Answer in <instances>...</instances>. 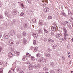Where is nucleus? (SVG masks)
<instances>
[{
    "instance_id": "50",
    "label": "nucleus",
    "mask_w": 73,
    "mask_h": 73,
    "mask_svg": "<svg viewBox=\"0 0 73 73\" xmlns=\"http://www.w3.org/2000/svg\"><path fill=\"white\" fill-rule=\"evenodd\" d=\"M51 73H55L54 71L53 70L51 71L50 72Z\"/></svg>"
},
{
    "instance_id": "27",
    "label": "nucleus",
    "mask_w": 73,
    "mask_h": 73,
    "mask_svg": "<svg viewBox=\"0 0 73 73\" xmlns=\"http://www.w3.org/2000/svg\"><path fill=\"white\" fill-rule=\"evenodd\" d=\"M21 70V68L20 67H17L16 69V70L18 72Z\"/></svg>"
},
{
    "instance_id": "42",
    "label": "nucleus",
    "mask_w": 73,
    "mask_h": 73,
    "mask_svg": "<svg viewBox=\"0 0 73 73\" xmlns=\"http://www.w3.org/2000/svg\"><path fill=\"white\" fill-rule=\"evenodd\" d=\"M31 1H32V0H27V1L29 4H30V3H31Z\"/></svg>"
},
{
    "instance_id": "34",
    "label": "nucleus",
    "mask_w": 73,
    "mask_h": 73,
    "mask_svg": "<svg viewBox=\"0 0 73 73\" xmlns=\"http://www.w3.org/2000/svg\"><path fill=\"white\" fill-rule=\"evenodd\" d=\"M26 56L27 57H30V56H31V54H29V53H27L26 54Z\"/></svg>"
},
{
    "instance_id": "30",
    "label": "nucleus",
    "mask_w": 73,
    "mask_h": 73,
    "mask_svg": "<svg viewBox=\"0 0 73 73\" xmlns=\"http://www.w3.org/2000/svg\"><path fill=\"white\" fill-rule=\"evenodd\" d=\"M3 68H0V73H3Z\"/></svg>"
},
{
    "instance_id": "19",
    "label": "nucleus",
    "mask_w": 73,
    "mask_h": 73,
    "mask_svg": "<svg viewBox=\"0 0 73 73\" xmlns=\"http://www.w3.org/2000/svg\"><path fill=\"white\" fill-rule=\"evenodd\" d=\"M48 41L49 42H54V41L53 40H52L50 39H48Z\"/></svg>"
},
{
    "instance_id": "53",
    "label": "nucleus",
    "mask_w": 73,
    "mask_h": 73,
    "mask_svg": "<svg viewBox=\"0 0 73 73\" xmlns=\"http://www.w3.org/2000/svg\"><path fill=\"white\" fill-rule=\"evenodd\" d=\"M3 18V15H0V19H2Z\"/></svg>"
},
{
    "instance_id": "11",
    "label": "nucleus",
    "mask_w": 73,
    "mask_h": 73,
    "mask_svg": "<svg viewBox=\"0 0 73 73\" xmlns=\"http://www.w3.org/2000/svg\"><path fill=\"white\" fill-rule=\"evenodd\" d=\"M56 46L57 45L55 44H54L52 45V46L53 49H55V48H56Z\"/></svg>"
},
{
    "instance_id": "48",
    "label": "nucleus",
    "mask_w": 73,
    "mask_h": 73,
    "mask_svg": "<svg viewBox=\"0 0 73 73\" xmlns=\"http://www.w3.org/2000/svg\"><path fill=\"white\" fill-rule=\"evenodd\" d=\"M64 38L65 40H66V35H64Z\"/></svg>"
},
{
    "instance_id": "32",
    "label": "nucleus",
    "mask_w": 73,
    "mask_h": 73,
    "mask_svg": "<svg viewBox=\"0 0 73 73\" xmlns=\"http://www.w3.org/2000/svg\"><path fill=\"white\" fill-rule=\"evenodd\" d=\"M34 50L35 52H37V51L38 50V48H37V47L35 48H34Z\"/></svg>"
},
{
    "instance_id": "47",
    "label": "nucleus",
    "mask_w": 73,
    "mask_h": 73,
    "mask_svg": "<svg viewBox=\"0 0 73 73\" xmlns=\"http://www.w3.org/2000/svg\"><path fill=\"white\" fill-rule=\"evenodd\" d=\"M34 68L35 69H36L37 68V65H35L34 66Z\"/></svg>"
},
{
    "instance_id": "2",
    "label": "nucleus",
    "mask_w": 73,
    "mask_h": 73,
    "mask_svg": "<svg viewBox=\"0 0 73 73\" xmlns=\"http://www.w3.org/2000/svg\"><path fill=\"white\" fill-rule=\"evenodd\" d=\"M9 34L8 33H5L4 35V37L5 38H7V39L9 38Z\"/></svg>"
},
{
    "instance_id": "44",
    "label": "nucleus",
    "mask_w": 73,
    "mask_h": 73,
    "mask_svg": "<svg viewBox=\"0 0 73 73\" xmlns=\"http://www.w3.org/2000/svg\"><path fill=\"white\" fill-rule=\"evenodd\" d=\"M48 52H50L51 51V49L50 48H48Z\"/></svg>"
},
{
    "instance_id": "31",
    "label": "nucleus",
    "mask_w": 73,
    "mask_h": 73,
    "mask_svg": "<svg viewBox=\"0 0 73 73\" xmlns=\"http://www.w3.org/2000/svg\"><path fill=\"white\" fill-rule=\"evenodd\" d=\"M36 20H37L36 19H33L32 20V21L34 23H36Z\"/></svg>"
},
{
    "instance_id": "1",
    "label": "nucleus",
    "mask_w": 73,
    "mask_h": 73,
    "mask_svg": "<svg viewBox=\"0 0 73 73\" xmlns=\"http://www.w3.org/2000/svg\"><path fill=\"white\" fill-rule=\"evenodd\" d=\"M8 44L10 46H12L13 45V40H10L8 41Z\"/></svg>"
},
{
    "instance_id": "35",
    "label": "nucleus",
    "mask_w": 73,
    "mask_h": 73,
    "mask_svg": "<svg viewBox=\"0 0 73 73\" xmlns=\"http://www.w3.org/2000/svg\"><path fill=\"white\" fill-rule=\"evenodd\" d=\"M52 19V17L51 16H49L48 17V20Z\"/></svg>"
},
{
    "instance_id": "22",
    "label": "nucleus",
    "mask_w": 73,
    "mask_h": 73,
    "mask_svg": "<svg viewBox=\"0 0 73 73\" xmlns=\"http://www.w3.org/2000/svg\"><path fill=\"white\" fill-rule=\"evenodd\" d=\"M23 42L24 44H26V42H27V40L25 39V38H23Z\"/></svg>"
},
{
    "instance_id": "38",
    "label": "nucleus",
    "mask_w": 73,
    "mask_h": 73,
    "mask_svg": "<svg viewBox=\"0 0 73 73\" xmlns=\"http://www.w3.org/2000/svg\"><path fill=\"white\" fill-rule=\"evenodd\" d=\"M23 15H24V13L22 12L20 16H23Z\"/></svg>"
},
{
    "instance_id": "3",
    "label": "nucleus",
    "mask_w": 73,
    "mask_h": 73,
    "mask_svg": "<svg viewBox=\"0 0 73 73\" xmlns=\"http://www.w3.org/2000/svg\"><path fill=\"white\" fill-rule=\"evenodd\" d=\"M10 34L11 36H14L15 34V31L13 30H11L10 32Z\"/></svg>"
},
{
    "instance_id": "14",
    "label": "nucleus",
    "mask_w": 73,
    "mask_h": 73,
    "mask_svg": "<svg viewBox=\"0 0 73 73\" xmlns=\"http://www.w3.org/2000/svg\"><path fill=\"white\" fill-rule=\"evenodd\" d=\"M45 56L47 57H50V54L48 53H46L45 54Z\"/></svg>"
},
{
    "instance_id": "26",
    "label": "nucleus",
    "mask_w": 73,
    "mask_h": 73,
    "mask_svg": "<svg viewBox=\"0 0 73 73\" xmlns=\"http://www.w3.org/2000/svg\"><path fill=\"white\" fill-rule=\"evenodd\" d=\"M61 14H62V15L63 16H65L66 15H65V13L62 11L61 12Z\"/></svg>"
},
{
    "instance_id": "16",
    "label": "nucleus",
    "mask_w": 73,
    "mask_h": 73,
    "mask_svg": "<svg viewBox=\"0 0 73 73\" xmlns=\"http://www.w3.org/2000/svg\"><path fill=\"white\" fill-rule=\"evenodd\" d=\"M27 59V57L24 56V57H23V58L22 59L23 60V61H25Z\"/></svg>"
},
{
    "instance_id": "6",
    "label": "nucleus",
    "mask_w": 73,
    "mask_h": 73,
    "mask_svg": "<svg viewBox=\"0 0 73 73\" xmlns=\"http://www.w3.org/2000/svg\"><path fill=\"white\" fill-rule=\"evenodd\" d=\"M49 11V9L48 7H46L44 9V11L45 12H48Z\"/></svg>"
},
{
    "instance_id": "55",
    "label": "nucleus",
    "mask_w": 73,
    "mask_h": 73,
    "mask_svg": "<svg viewBox=\"0 0 73 73\" xmlns=\"http://www.w3.org/2000/svg\"><path fill=\"white\" fill-rule=\"evenodd\" d=\"M42 31H41V29H40L39 31H38V32L40 33V32H42Z\"/></svg>"
},
{
    "instance_id": "28",
    "label": "nucleus",
    "mask_w": 73,
    "mask_h": 73,
    "mask_svg": "<svg viewBox=\"0 0 73 73\" xmlns=\"http://www.w3.org/2000/svg\"><path fill=\"white\" fill-rule=\"evenodd\" d=\"M36 40L35 39H34L33 40V44H34V45H35V44H36Z\"/></svg>"
},
{
    "instance_id": "21",
    "label": "nucleus",
    "mask_w": 73,
    "mask_h": 73,
    "mask_svg": "<svg viewBox=\"0 0 73 73\" xmlns=\"http://www.w3.org/2000/svg\"><path fill=\"white\" fill-rule=\"evenodd\" d=\"M27 34H26V33L25 31L23 32L22 33V35L23 36H25Z\"/></svg>"
},
{
    "instance_id": "25",
    "label": "nucleus",
    "mask_w": 73,
    "mask_h": 73,
    "mask_svg": "<svg viewBox=\"0 0 73 73\" xmlns=\"http://www.w3.org/2000/svg\"><path fill=\"white\" fill-rule=\"evenodd\" d=\"M38 62H42V58L38 59Z\"/></svg>"
},
{
    "instance_id": "7",
    "label": "nucleus",
    "mask_w": 73,
    "mask_h": 73,
    "mask_svg": "<svg viewBox=\"0 0 73 73\" xmlns=\"http://www.w3.org/2000/svg\"><path fill=\"white\" fill-rule=\"evenodd\" d=\"M12 13L14 15H16L17 14V11L16 10H13L12 11Z\"/></svg>"
},
{
    "instance_id": "33",
    "label": "nucleus",
    "mask_w": 73,
    "mask_h": 73,
    "mask_svg": "<svg viewBox=\"0 0 73 73\" xmlns=\"http://www.w3.org/2000/svg\"><path fill=\"white\" fill-rule=\"evenodd\" d=\"M17 21V20L15 19H14L13 20V23H14V24H16Z\"/></svg>"
},
{
    "instance_id": "17",
    "label": "nucleus",
    "mask_w": 73,
    "mask_h": 73,
    "mask_svg": "<svg viewBox=\"0 0 73 73\" xmlns=\"http://www.w3.org/2000/svg\"><path fill=\"white\" fill-rule=\"evenodd\" d=\"M24 28H27L28 26L27 25V23H25L23 25Z\"/></svg>"
},
{
    "instance_id": "18",
    "label": "nucleus",
    "mask_w": 73,
    "mask_h": 73,
    "mask_svg": "<svg viewBox=\"0 0 73 73\" xmlns=\"http://www.w3.org/2000/svg\"><path fill=\"white\" fill-rule=\"evenodd\" d=\"M42 62H46V59L44 58H42Z\"/></svg>"
},
{
    "instance_id": "13",
    "label": "nucleus",
    "mask_w": 73,
    "mask_h": 73,
    "mask_svg": "<svg viewBox=\"0 0 73 73\" xmlns=\"http://www.w3.org/2000/svg\"><path fill=\"white\" fill-rule=\"evenodd\" d=\"M51 29L52 31H54V32H55L56 31L57 29L56 27H52L51 28Z\"/></svg>"
},
{
    "instance_id": "57",
    "label": "nucleus",
    "mask_w": 73,
    "mask_h": 73,
    "mask_svg": "<svg viewBox=\"0 0 73 73\" xmlns=\"http://www.w3.org/2000/svg\"><path fill=\"white\" fill-rule=\"evenodd\" d=\"M40 25H42L43 24V23L42 22H40Z\"/></svg>"
},
{
    "instance_id": "43",
    "label": "nucleus",
    "mask_w": 73,
    "mask_h": 73,
    "mask_svg": "<svg viewBox=\"0 0 73 73\" xmlns=\"http://www.w3.org/2000/svg\"><path fill=\"white\" fill-rule=\"evenodd\" d=\"M68 15H70V10H68Z\"/></svg>"
},
{
    "instance_id": "54",
    "label": "nucleus",
    "mask_w": 73,
    "mask_h": 73,
    "mask_svg": "<svg viewBox=\"0 0 73 73\" xmlns=\"http://www.w3.org/2000/svg\"><path fill=\"white\" fill-rule=\"evenodd\" d=\"M19 73H24V72L23 71H20L19 72Z\"/></svg>"
},
{
    "instance_id": "5",
    "label": "nucleus",
    "mask_w": 73,
    "mask_h": 73,
    "mask_svg": "<svg viewBox=\"0 0 73 73\" xmlns=\"http://www.w3.org/2000/svg\"><path fill=\"white\" fill-rule=\"evenodd\" d=\"M33 68V65L31 64H30L29 66V70H32Z\"/></svg>"
},
{
    "instance_id": "10",
    "label": "nucleus",
    "mask_w": 73,
    "mask_h": 73,
    "mask_svg": "<svg viewBox=\"0 0 73 73\" xmlns=\"http://www.w3.org/2000/svg\"><path fill=\"white\" fill-rule=\"evenodd\" d=\"M64 34L65 35H66L67 34H66V32H67V31L66 30V29L64 28Z\"/></svg>"
},
{
    "instance_id": "58",
    "label": "nucleus",
    "mask_w": 73,
    "mask_h": 73,
    "mask_svg": "<svg viewBox=\"0 0 73 73\" xmlns=\"http://www.w3.org/2000/svg\"><path fill=\"white\" fill-rule=\"evenodd\" d=\"M21 5L23 7H24V4H23V3L21 4Z\"/></svg>"
},
{
    "instance_id": "52",
    "label": "nucleus",
    "mask_w": 73,
    "mask_h": 73,
    "mask_svg": "<svg viewBox=\"0 0 73 73\" xmlns=\"http://www.w3.org/2000/svg\"><path fill=\"white\" fill-rule=\"evenodd\" d=\"M37 67H38L39 68H40L41 67V66L40 64H38L37 66Z\"/></svg>"
},
{
    "instance_id": "36",
    "label": "nucleus",
    "mask_w": 73,
    "mask_h": 73,
    "mask_svg": "<svg viewBox=\"0 0 73 73\" xmlns=\"http://www.w3.org/2000/svg\"><path fill=\"white\" fill-rule=\"evenodd\" d=\"M44 31V32H45V33H48V31H47V30H46V29L45 28H44L43 29Z\"/></svg>"
},
{
    "instance_id": "51",
    "label": "nucleus",
    "mask_w": 73,
    "mask_h": 73,
    "mask_svg": "<svg viewBox=\"0 0 73 73\" xmlns=\"http://www.w3.org/2000/svg\"><path fill=\"white\" fill-rule=\"evenodd\" d=\"M16 24H19V21H17Z\"/></svg>"
},
{
    "instance_id": "61",
    "label": "nucleus",
    "mask_w": 73,
    "mask_h": 73,
    "mask_svg": "<svg viewBox=\"0 0 73 73\" xmlns=\"http://www.w3.org/2000/svg\"><path fill=\"white\" fill-rule=\"evenodd\" d=\"M60 73H62V70H60Z\"/></svg>"
},
{
    "instance_id": "40",
    "label": "nucleus",
    "mask_w": 73,
    "mask_h": 73,
    "mask_svg": "<svg viewBox=\"0 0 73 73\" xmlns=\"http://www.w3.org/2000/svg\"><path fill=\"white\" fill-rule=\"evenodd\" d=\"M7 16L9 17V18H11V17H12V16L10 14H8L7 15Z\"/></svg>"
},
{
    "instance_id": "62",
    "label": "nucleus",
    "mask_w": 73,
    "mask_h": 73,
    "mask_svg": "<svg viewBox=\"0 0 73 73\" xmlns=\"http://www.w3.org/2000/svg\"><path fill=\"white\" fill-rule=\"evenodd\" d=\"M1 34L0 33V38H1Z\"/></svg>"
},
{
    "instance_id": "41",
    "label": "nucleus",
    "mask_w": 73,
    "mask_h": 73,
    "mask_svg": "<svg viewBox=\"0 0 73 73\" xmlns=\"http://www.w3.org/2000/svg\"><path fill=\"white\" fill-rule=\"evenodd\" d=\"M60 41L62 42V41H64V39L62 38H60Z\"/></svg>"
},
{
    "instance_id": "37",
    "label": "nucleus",
    "mask_w": 73,
    "mask_h": 73,
    "mask_svg": "<svg viewBox=\"0 0 73 73\" xmlns=\"http://www.w3.org/2000/svg\"><path fill=\"white\" fill-rule=\"evenodd\" d=\"M5 16H8V11L5 12Z\"/></svg>"
},
{
    "instance_id": "8",
    "label": "nucleus",
    "mask_w": 73,
    "mask_h": 73,
    "mask_svg": "<svg viewBox=\"0 0 73 73\" xmlns=\"http://www.w3.org/2000/svg\"><path fill=\"white\" fill-rule=\"evenodd\" d=\"M33 37H34V38H37V37L38 35H37V33H33Z\"/></svg>"
},
{
    "instance_id": "60",
    "label": "nucleus",
    "mask_w": 73,
    "mask_h": 73,
    "mask_svg": "<svg viewBox=\"0 0 73 73\" xmlns=\"http://www.w3.org/2000/svg\"><path fill=\"white\" fill-rule=\"evenodd\" d=\"M8 73H12V72H11V71H9Z\"/></svg>"
},
{
    "instance_id": "20",
    "label": "nucleus",
    "mask_w": 73,
    "mask_h": 73,
    "mask_svg": "<svg viewBox=\"0 0 73 73\" xmlns=\"http://www.w3.org/2000/svg\"><path fill=\"white\" fill-rule=\"evenodd\" d=\"M55 65V64L54 63L52 62L51 63V64H50V66H52L53 67H54Z\"/></svg>"
},
{
    "instance_id": "4",
    "label": "nucleus",
    "mask_w": 73,
    "mask_h": 73,
    "mask_svg": "<svg viewBox=\"0 0 73 73\" xmlns=\"http://www.w3.org/2000/svg\"><path fill=\"white\" fill-rule=\"evenodd\" d=\"M27 12L28 14H29V15H31L32 13H33V12H32V11L31 10H28L27 11Z\"/></svg>"
},
{
    "instance_id": "64",
    "label": "nucleus",
    "mask_w": 73,
    "mask_h": 73,
    "mask_svg": "<svg viewBox=\"0 0 73 73\" xmlns=\"http://www.w3.org/2000/svg\"><path fill=\"white\" fill-rule=\"evenodd\" d=\"M72 41V42H73V38L71 40Z\"/></svg>"
},
{
    "instance_id": "56",
    "label": "nucleus",
    "mask_w": 73,
    "mask_h": 73,
    "mask_svg": "<svg viewBox=\"0 0 73 73\" xmlns=\"http://www.w3.org/2000/svg\"><path fill=\"white\" fill-rule=\"evenodd\" d=\"M21 37V35H20L19 36H18V38H20Z\"/></svg>"
},
{
    "instance_id": "63",
    "label": "nucleus",
    "mask_w": 73,
    "mask_h": 73,
    "mask_svg": "<svg viewBox=\"0 0 73 73\" xmlns=\"http://www.w3.org/2000/svg\"><path fill=\"white\" fill-rule=\"evenodd\" d=\"M39 73H44V72H40Z\"/></svg>"
},
{
    "instance_id": "23",
    "label": "nucleus",
    "mask_w": 73,
    "mask_h": 73,
    "mask_svg": "<svg viewBox=\"0 0 73 73\" xmlns=\"http://www.w3.org/2000/svg\"><path fill=\"white\" fill-rule=\"evenodd\" d=\"M31 59H32V60H33V61H35V60H36V58L34 57L31 56Z\"/></svg>"
},
{
    "instance_id": "49",
    "label": "nucleus",
    "mask_w": 73,
    "mask_h": 73,
    "mask_svg": "<svg viewBox=\"0 0 73 73\" xmlns=\"http://www.w3.org/2000/svg\"><path fill=\"white\" fill-rule=\"evenodd\" d=\"M2 49H3V48H2V47L0 46V52H1Z\"/></svg>"
},
{
    "instance_id": "9",
    "label": "nucleus",
    "mask_w": 73,
    "mask_h": 73,
    "mask_svg": "<svg viewBox=\"0 0 73 73\" xmlns=\"http://www.w3.org/2000/svg\"><path fill=\"white\" fill-rule=\"evenodd\" d=\"M8 56L9 57L11 58L12 57V56H13V54L12 53L9 52L8 54Z\"/></svg>"
},
{
    "instance_id": "45",
    "label": "nucleus",
    "mask_w": 73,
    "mask_h": 73,
    "mask_svg": "<svg viewBox=\"0 0 73 73\" xmlns=\"http://www.w3.org/2000/svg\"><path fill=\"white\" fill-rule=\"evenodd\" d=\"M3 61L0 60V65H3Z\"/></svg>"
},
{
    "instance_id": "12",
    "label": "nucleus",
    "mask_w": 73,
    "mask_h": 73,
    "mask_svg": "<svg viewBox=\"0 0 73 73\" xmlns=\"http://www.w3.org/2000/svg\"><path fill=\"white\" fill-rule=\"evenodd\" d=\"M55 36L56 38H59L61 36V35L58 34H56L55 35Z\"/></svg>"
},
{
    "instance_id": "46",
    "label": "nucleus",
    "mask_w": 73,
    "mask_h": 73,
    "mask_svg": "<svg viewBox=\"0 0 73 73\" xmlns=\"http://www.w3.org/2000/svg\"><path fill=\"white\" fill-rule=\"evenodd\" d=\"M15 51V49L14 48H13L11 49V51L12 52H13V51Z\"/></svg>"
},
{
    "instance_id": "24",
    "label": "nucleus",
    "mask_w": 73,
    "mask_h": 73,
    "mask_svg": "<svg viewBox=\"0 0 73 73\" xmlns=\"http://www.w3.org/2000/svg\"><path fill=\"white\" fill-rule=\"evenodd\" d=\"M36 56L37 57H39L41 56V54L40 53H38L36 55Z\"/></svg>"
},
{
    "instance_id": "59",
    "label": "nucleus",
    "mask_w": 73,
    "mask_h": 73,
    "mask_svg": "<svg viewBox=\"0 0 73 73\" xmlns=\"http://www.w3.org/2000/svg\"><path fill=\"white\" fill-rule=\"evenodd\" d=\"M4 64H5V66H6V65H7V63L6 62L4 63Z\"/></svg>"
},
{
    "instance_id": "15",
    "label": "nucleus",
    "mask_w": 73,
    "mask_h": 73,
    "mask_svg": "<svg viewBox=\"0 0 73 73\" xmlns=\"http://www.w3.org/2000/svg\"><path fill=\"white\" fill-rule=\"evenodd\" d=\"M15 54H16L17 55H19L20 54V52L18 51H14Z\"/></svg>"
},
{
    "instance_id": "29",
    "label": "nucleus",
    "mask_w": 73,
    "mask_h": 73,
    "mask_svg": "<svg viewBox=\"0 0 73 73\" xmlns=\"http://www.w3.org/2000/svg\"><path fill=\"white\" fill-rule=\"evenodd\" d=\"M43 70L45 71H48V69L46 67H44Z\"/></svg>"
},
{
    "instance_id": "39",
    "label": "nucleus",
    "mask_w": 73,
    "mask_h": 73,
    "mask_svg": "<svg viewBox=\"0 0 73 73\" xmlns=\"http://www.w3.org/2000/svg\"><path fill=\"white\" fill-rule=\"evenodd\" d=\"M63 24L64 25H66V21H64L63 23Z\"/></svg>"
}]
</instances>
